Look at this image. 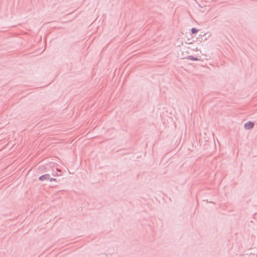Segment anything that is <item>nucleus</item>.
<instances>
[{
  "instance_id": "3",
  "label": "nucleus",
  "mask_w": 257,
  "mask_h": 257,
  "mask_svg": "<svg viewBox=\"0 0 257 257\" xmlns=\"http://www.w3.org/2000/svg\"><path fill=\"white\" fill-rule=\"evenodd\" d=\"M186 58L187 59H189V60H192V61H198V60H199V59L197 57L193 56H191V55L188 56L187 57H186Z\"/></svg>"
},
{
  "instance_id": "2",
  "label": "nucleus",
  "mask_w": 257,
  "mask_h": 257,
  "mask_svg": "<svg viewBox=\"0 0 257 257\" xmlns=\"http://www.w3.org/2000/svg\"><path fill=\"white\" fill-rule=\"evenodd\" d=\"M254 124L253 122L249 121L244 123V126L245 129L250 130L253 127Z\"/></svg>"
},
{
  "instance_id": "4",
  "label": "nucleus",
  "mask_w": 257,
  "mask_h": 257,
  "mask_svg": "<svg viewBox=\"0 0 257 257\" xmlns=\"http://www.w3.org/2000/svg\"><path fill=\"white\" fill-rule=\"evenodd\" d=\"M198 29L195 28H192L191 30V33L193 34H196L197 32H198Z\"/></svg>"
},
{
  "instance_id": "5",
  "label": "nucleus",
  "mask_w": 257,
  "mask_h": 257,
  "mask_svg": "<svg viewBox=\"0 0 257 257\" xmlns=\"http://www.w3.org/2000/svg\"><path fill=\"white\" fill-rule=\"evenodd\" d=\"M56 179L55 178H51L49 179V180H50V182H52V181H56Z\"/></svg>"
},
{
  "instance_id": "1",
  "label": "nucleus",
  "mask_w": 257,
  "mask_h": 257,
  "mask_svg": "<svg viewBox=\"0 0 257 257\" xmlns=\"http://www.w3.org/2000/svg\"><path fill=\"white\" fill-rule=\"evenodd\" d=\"M50 175L49 174H45L39 177V179L41 181H48L50 179Z\"/></svg>"
}]
</instances>
